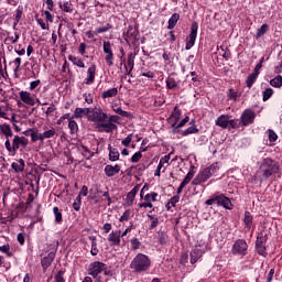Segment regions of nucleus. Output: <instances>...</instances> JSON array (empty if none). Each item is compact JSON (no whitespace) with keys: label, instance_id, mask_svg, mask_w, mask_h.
Returning <instances> with one entry per match:
<instances>
[{"label":"nucleus","instance_id":"bf43d9fd","mask_svg":"<svg viewBox=\"0 0 282 282\" xmlns=\"http://www.w3.org/2000/svg\"><path fill=\"white\" fill-rule=\"evenodd\" d=\"M263 61H264V57H262L260 59V63H258L254 67V72L253 74H256V76H259V72L261 70V67H263Z\"/></svg>","mask_w":282,"mask_h":282},{"label":"nucleus","instance_id":"49530a36","mask_svg":"<svg viewBox=\"0 0 282 282\" xmlns=\"http://www.w3.org/2000/svg\"><path fill=\"white\" fill-rule=\"evenodd\" d=\"M4 147L9 153H17V150L14 149V144L10 143V138H8L4 142Z\"/></svg>","mask_w":282,"mask_h":282},{"label":"nucleus","instance_id":"13d9d810","mask_svg":"<svg viewBox=\"0 0 282 282\" xmlns=\"http://www.w3.org/2000/svg\"><path fill=\"white\" fill-rule=\"evenodd\" d=\"M0 252H3L4 254H8V257H12V253H9L10 252V245L0 246Z\"/></svg>","mask_w":282,"mask_h":282},{"label":"nucleus","instance_id":"58836bf2","mask_svg":"<svg viewBox=\"0 0 282 282\" xmlns=\"http://www.w3.org/2000/svg\"><path fill=\"white\" fill-rule=\"evenodd\" d=\"M56 135V129L52 128L50 130H46L42 133V140H47L50 138H54Z\"/></svg>","mask_w":282,"mask_h":282},{"label":"nucleus","instance_id":"bb28decb","mask_svg":"<svg viewBox=\"0 0 282 282\" xmlns=\"http://www.w3.org/2000/svg\"><path fill=\"white\" fill-rule=\"evenodd\" d=\"M116 96H118V88H110L101 94V98L104 99L116 98Z\"/></svg>","mask_w":282,"mask_h":282},{"label":"nucleus","instance_id":"ddd939ff","mask_svg":"<svg viewBox=\"0 0 282 282\" xmlns=\"http://www.w3.org/2000/svg\"><path fill=\"white\" fill-rule=\"evenodd\" d=\"M120 239H121L120 230H112L108 236V241L110 246H120Z\"/></svg>","mask_w":282,"mask_h":282},{"label":"nucleus","instance_id":"2eb2a0df","mask_svg":"<svg viewBox=\"0 0 282 282\" xmlns=\"http://www.w3.org/2000/svg\"><path fill=\"white\" fill-rule=\"evenodd\" d=\"M218 206H223L226 210H232V202L224 194H218Z\"/></svg>","mask_w":282,"mask_h":282},{"label":"nucleus","instance_id":"680f3d73","mask_svg":"<svg viewBox=\"0 0 282 282\" xmlns=\"http://www.w3.org/2000/svg\"><path fill=\"white\" fill-rule=\"evenodd\" d=\"M131 217V212L126 210L123 215L120 217L119 221H129V218Z\"/></svg>","mask_w":282,"mask_h":282},{"label":"nucleus","instance_id":"f03ea898","mask_svg":"<svg viewBox=\"0 0 282 282\" xmlns=\"http://www.w3.org/2000/svg\"><path fill=\"white\" fill-rule=\"evenodd\" d=\"M279 173V164L272 159H264L260 165V169L256 172V180L258 182H265Z\"/></svg>","mask_w":282,"mask_h":282},{"label":"nucleus","instance_id":"9b49d317","mask_svg":"<svg viewBox=\"0 0 282 282\" xmlns=\"http://www.w3.org/2000/svg\"><path fill=\"white\" fill-rule=\"evenodd\" d=\"M56 258V249H52L51 252L47 253V256L43 257L41 260L43 270H47L54 262V259Z\"/></svg>","mask_w":282,"mask_h":282},{"label":"nucleus","instance_id":"a878e982","mask_svg":"<svg viewBox=\"0 0 282 282\" xmlns=\"http://www.w3.org/2000/svg\"><path fill=\"white\" fill-rule=\"evenodd\" d=\"M253 220H254V218L252 217V214H250V212H245L243 224H245L246 228H248V230H250V228H252Z\"/></svg>","mask_w":282,"mask_h":282},{"label":"nucleus","instance_id":"f3484780","mask_svg":"<svg viewBox=\"0 0 282 282\" xmlns=\"http://www.w3.org/2000/svg\"><path fill=\"white\" fill-rule=\"evenodd\" d=\"M13 149L19 151L20 147H28V138L15 135L12 141Z\"/></svg>","mask_w":282,"mask_h":282},{"label":"nucleus","instance_id":"aec40b11","mask_svg":"<svg viewBox=\"0 0 282 282\" xmlns=\"http://www.w3.org/2000/svg\"><path fill=\"white\" fill-rule=\"evenodd\" d=\"M90 113H91V108H76L74 111V117L83 118L87 116V118L89 119Z\"/></svg>","mask_w":282,"mask_h":282},{"label":"nucleus","instance_id":"052dcab7","mask_svg":"<svg viewBox=\"0 0 282 282\" xmlns=\"http://www.w3.org/2000/svg\"><path fill=\"white\" fill-rule=\"evenodd\" d=\"M131 140H133V134H128V138H126L121 141V144L123 147H129V144H131Z\"/></svg>","mask_w":282,"mask_h":282},{"label":"nucleus","instance_id":"603ef678","mask_svg":"<svg viewBox=\"0 0 282 282\" xmlns=\"http://www.w3.org/2000/svg\"><path fill=\"white\" fill-rule=\"evenodd\" d=\"M59 8H62L63 12H72V2H64L63 4H59Z\"/></svg>","mask_w":282,"mask_h":282},{"label":"nucleus","instance_id":"2f4dec72","mask_svg":"<svg viewBox=\"0 0 282 282\" xmlns=\"http://www.w3.org/2000/svg\"><path fill=\"white\" fill-rule=\"evenodd\" d=\"M109 160H110V162H118V160H120V152H118V150L109 147Z\"/></svg>","mask_w":282,"mask_h":282},{"label":"nucleus","instance_id":"dca6fc26","mask_svg":"<svg viewBox=\"0 0 282 282\" xmlns=\"http://www.w3.org/2000/svg\"><path fill=\"white\" fill-rule=\"evenodd\" d=\"M180 118H182V110L175 106L171 117L169 118V121L172 123L173 127L177 126V122H180Z\"/></svg>","mask_w":282,"mask_h":282},{"label":"nucleus","instance_id":"8fccbe9b","mask_svg":"<svg viewBox=\"0 0 282 282\" xmlns=\"http://www.w3.org/2000/svg\"><path fill=\"white\" fill-rule=\"evenodd\" d=\"M156 199H158V193H155V192H152V193H150V194H147L145 196H144V200L145 202H156Z\"/></svg>","mask_w":282,"mask_h":282},{"label":"nucleus","instance_id":"20e7f679","mask_svg":"<svg viewBox=\"0 0 282 282\" xmlns=\"http://www.w3.org/2000/svg\"><path fill=\"white\" fill-rule=\"evenodd\" d=\"M219 172V167H217V164H212L209 167H206L202 172L197 174V176L193 180L192 184L197 186L198 184H204V182H207L213 177V175L217 174Z\"/></svg>","mask_w":282,"mask_h":282},{"label":"nucleus","instance_id":"79ce46f5","mask_svg":"<svg viewBox=\"0 0 282 282\" xmlns=\"http://www.w3.org/2000/svg\"><path fill=\"white\" fill-rule=\"evenodd\" d=\"M68 129L72 134L78 133V123L74 120L68 121Z\"/></svg>","mask_w":282,"mask_h":282},{"label":"nucleus","instance_id":"9d476101","mask_svg":"<svg viewBox=\"0 0 282 282\" xmlns=\"http://www.w3.org/2000/svg\"><path fill=\"white\" fill-rule=\"evenodd\" d=\"M254 118H257L254 111L250 109L245 110L241 115L242 127H248V124H252L254 122Z\"/></svg>","mask_w":282,"mask_h":282},{"label":"nucleus","instance_id":"7ed1b4c3","mask_svg":"<svg viewBox=\"0 0 282 282\" xmlns=\"http://www.w3.org/2000/svg\"><path fill=\"white\" fill-rule=\"evenodd\" d=\"M149 268H151V259L143 253H138L130 263V269L134 272H147Z\"/></svg>","mask_w":282,"mask_h":282},{"label":"nucleus","instance_id":"ea45409f","mask_svg":"<svg viewBox=\"0 0 282 282\" xmlns=\"http://www.w3.org/2000/svg\"><path fill=\"white\" fill-rule=\"evenodd\" d=\"M158 239H159V243H161V246H165V243L169 239V236L164 231H159L158 232Z\"/></svg>","mask_w":282,"mask_h":282},{"label":"nucleus","instance_id":"37998d69","mask_svg":"<svg viewBox=\"0 0 282 282\" xmlns=\"http://www.w3.org/2000/svg\"><path fill=\"white\" fill-rule=\"evenodd\" d=\"M53 213L55 215L56 224H61V221H63V213H61V209H58V207H54Z\"/></svg>","mask_w":282,"mask_h":282},{"label":"nucleus","instance_id":"0eeeda50","mask_svg":"<svg viewBox=\"0 0 282 282\" xmlns=\"http://www.w3.org/2000/svg\"><path fill=\"white\" fill-rule=\"evenodd\" d=\"M267 241H268V237H265V235L263 234L258 235L256 240V250L258 254H260L261 257H265V254H268V252L265 251Z\"/></svg>","mask_w":282,"mask_h":282},{"label":"nucleus","instance_id":"5fc2aeb1","mask_svg":"<svg viewBox=\"0 0 282 282\" xmlns=\"http://www.w3.org/2000/svg\"><path fill=\"white\" fill-rule=\"evenodd\" d=\"M96 246H97L96 238H94L91 242V250H90V253L93 254V257L98 256V248Z\"/></svg>","mask_w":282,"mask_h":282},{"label":"nucleus","instance_id":"774afa93","mask_svg":"<svg viewBox=\"0 0 282 282\" xmlns=\"http://www.w3.org/2000/svg\"><path fill=\"white\" fill-rule=\"evenodd\" d=\"M228 127H230L231 129H237L239 127L237 119L228 120Z\"/></svg>","mask_w":282,"mask_h":282},{"label":"nucleus","instance_id":"1a4fd4ad","mask_svg":"<svg viewBox=\"0 0 282 282\" xmlns=\"http://www.w3.org/2000/svg\"><path fill=\"white\" fill-rule=\"evenodd\" d=\"M197 30H199V24H197V22H193L191 26L189 41L186 42L185 50H191V47L195 45V41H197Z\"/></svg>","mask_w":282,"mask_h":282},{"label":"nucleus","instance_id":"a211bd4d","mask_svg":"<svg viewBox=\"0 0 282 282\" xmlns=\"http://www.w3.org/2000/svg\"><path fill=\"white\" fill-rule=\"evenodd\" d=\"M204 254V251L197 247L192 249L189 257H191V263L192 265L195 264L196 261H199Z\"/></svg>","mask_w":282,"mask_h":282},{"label":"nucleus","instance_id":"de8ad7c7","mask_svg":"<svg viewBox=\"0 0 282 282\" xmlns=\"http://www.w3.org/2000/svg\"><path fill=\"white\" fill-rule=\"evenodd\" d=\"M268 24H262L260 29H258L257 31V39H261V36H263V34H265V32H268Z\"/></svg>","mask_w":282,"mask_h":282},{"label":"nucleus","instance_id":"c756f323","mask_svg":"<svg viewBox=\"0 0 282 282\" xmlns=\"http://www.w3.org/2000/svg\"><path fill=\"white\" fill-rule=\"evenodd\" d=\"M165 83H166L167 89H180V84L173 77H167Z\"/></svg>","mask_w":282,"mask_h":282},{"label":"nucleus","instance_id":"e433bc0d","mask_svg":"<svg viewBox=\"0 0 282 282\" xmlns=\"http://www.w3.org/2000/svg\"><path fill=\"white\" fill-rule=\"evenodd\" d=\"M271 87L281 88L282 87V76L278 75L270 80Z\"/></svg>","mask_w":282,"mask_h":282},{"label":"nucleus","instance_id":"c85d7f7f","mask_svg":"<svg viewBox=\"0 0 282 282\" xmlns=\"http://www.w3.org/2000/svg\"><path fill=\"white\" fill-rule=\"evenodd\" d=\"M191 120V118L188 116H186L184 119H182L178 123H176L175 127H173V133H180V129H182V127H185L186 123H188Z\"/></svg>","mask_w":282,"mask_h":282},{"label":"nucleus","instance_id":"e2e57ef3","mask_svg":"<svg viewBox=\"0 0 282 282\" xmlns=\"http://www.w3.org/2000/svg\"><path fill=\"white\" fill-rule=\"evenodd\" d=\"M13 64L15 65L14 73L17 74V72H20L21 69V57H17L13 61Z\"/></svg>","mask_w":282,"mask_h":282},{"label":"nucleus","instance_id":"5701e85b","mask_svg":"<svg viewBox=\"0 0 282 282\" xmlns=\"http://www.w3.org/2000/svg\"><path fill=\"white\" fill-rule=\"evenodd\" d=\"M112 110L115 113H118V116H122V118H133V115L131 112L122 110V108L118 105H112Z\"/></svg>","mask_w":282,"mask_h":282},{"label":"nucleus","instance_id":"c03bdc74","mask_svg":"<svg viewBox=\"0 0 282 282\" xmlns=\"http://www.w3.org/2000/svg\"><path fill=\"white\" fill-rule=\"evenodd\" d=\"M206 206H213L215 204H219V194L214 195L212 198L205 202Z\"/></svg>","mask_w":282,"mask_h":282},{"label":"nucleus","instance_id":"f8f14e48","mask_svg":"<svg viewBox=\"0 0 282 282\" xmlns=\"http://www.w3.org/2000/svg\"><path fill=\"white\" fill-rule=\"evenodd\" d=\"M20 99L29 107H34V105H36V100H34V97H32V94L28 90L20 91Z\"/></svg>","mask_w":282,"mask_h":282},{"label":"nucleus","instance_id":"72a5a7b5","mask_svg":"<svg viewBox=\"0 0 282 282\" xmlns=\"http://www.w3.org/2000/svg\"><path fill=\"white\" fill-rule=\"evenodd\" d=\"M257 78H259V75L254 74V73H251L248 77H247V80H246V84H247V87L249 89L252 88V86L254 85V83L257 82Z\"/></svg>","mask_w":282,"mask_h":282},{"label":"nucleus","instance_id":"cd10ccee","mask_svg":"<svg viewBox=\"0 0 282 282\" xmlns=\"http://www.w3.org/2000/svg\"><path fill=\"white\" fill-rule=\"evenodd\" d=\"M68 61L73 63V65H76V67H80L82 69H85V62L83 59L74 56V55H68Z\"/></svg>","mask_w":282,"mask_h":282},{"label":"nucleus","instance_id":"412c9836","mask_svg":"<svg viewBox=\"0 0 282 282\" xmlns=\"http://www.w3.org/2000/svg\"><path fill=\"white\" fill-rule=\"evenodd\" d=\"M11 167L14 170V173H23L25 171V161L23 159H19L18 163L13 162Z\"/></svg>","mask_w":282,"mask_h":282},{"label":"nucleus","instance_id":"09e8293b","mask_svg":"<svg viewBox=\"0 0 282 282\" xmlns=\"http://www.w3.org/2000/svg\"><path fill=\"white\" fill-rule=\"evenodd\" d=\"M268 138L270 142H276V140H279V135H276V132H274V130H268Z\"/></svg>","mask_w":282,"mask_h":282},{"label":"nucleus","instance_id":"0e129e2a","mask_svg":"<svg viewBox=\"0 0 282 282\" xmlns=\"http://www.w3.org/2000/svg\"><path fill=\"white\" fill-rule=\"evenodd\" d=\"M107 122H110L111 124H113V122L118 123V122H120V118L116 115H112V116L108 117Z\"/></svg>","mask_w":282,"mask_h":282},{"label":"nucleus","instance_id":"6e6d98bb","mask_svg":"<svg viewBox=\"0 0 282 282\" xmlns=\"http://www.w3.org/2000/svg\"><path fill=\"white\" fill-rule=\"evenodd\" d=\"M135 63L133 62V57L129 55L128 57V67H130V70L128 72V76H131V72H133Z\"/></svg>","mask_w":282,"mask_h":282},{"label":"nucleus","instance_id":"4d7b16f0","mask_svg":"<svg viewBox=\"0 0 282 282\" xmlns=\"http://www.w3.org/2000/svg\"><path fill=\"white\" fill-rule=\"evenodd\" d=\"M63 274H65V271L59 270V271L55 274V282H65V278H63Z\"/></svg>","mask_w":282,"mask_h":282},{"label":"nucleus","instance_id":"6ab92c4d","mask_svg":"<svg viewBox=\"0 0 282 282\" xmlns=\"http://www.w3.org/2000/svg\"><path fill=\"white\" fill-rule=\"evenodd\" d=\"M104 171L107 177H113V175H118V173H120V165H106Z\"/></svg>","mask_w":282,"mask_h":282},{"label":"nucleus","instance_id":"c9c22d12","mask_svg":"<svg viewBox=\"0 0 282 282\" xmlns=\"http://www.w3.org/2000/svg\"><path fill=\"white\" fill-rule=\"evenodd\" d=\"M147 217L150 219L151 225H150V229L153 230L155 228H158V226H160V219L151 214H147Z\"/></svg>","mask_w":282,"mask_h":282},{"label":"nucleus","instance_id":"7c9ffc66","mask_svg":"<svg viewBox=\"0 0 282 282\" xmlns=\"http://www.w3.org/2000/svg\"><path fill=\"white\" fill-rule=\"evenodd\" d=\"M194 133H199V129L197 128V126L192 124L191 127L182 131L181 135L186 137V135H193Z\"/></svg>","mask_w":282,"mask_h":282},{"label":"nucleus","instance_id":"f257e3e1","mask_svg":"<svg viewBox=\"0 0 282 282\" xmlns=\"http://www.w3.org/2000/svg\"><path fill=\"white\" fill-rule=\"evenodd\" d=\"M108 118L109 116L107 112L102 111V108H90V116H88V120L97 124L98 129H104L106 133H111L115 129H118V126L107 122Z\"/></svg>","mask_w":282,"mask_h":282},{"label":"nucleus","instance_id":"f704fd0d","mask_svg":"<svg viewBox=\"0 0 282 282\" xmlns=\"http://www.w3.org/2000/svg\"><path fill=\"white\" fill-rule=\"evenodd\" d=\"M30 133H31V142H43V134L42 133H39L37 131L33 130V129H30L29 130Z\"/></svg>","mask_w":282,"mask_h":282},{"label":"nucleus","instance_id":"338daca9","mask_svg":"<svg viewBox=\"0 0 282 282\" xmlns=\"http://www.w3.org/2000/svg\"><path fill=\"white\" fill-rule=\"evenodd\" d=\"M85 102H87V105H91L94 102V97L91 96V94H84L83 95Z\"/></svg>","mask_w":282,"mask_h":282},{"label":"nucleus","instance_id":"864d4df0","mask_svg":"<svg viewBox=\"0 0 282 282\" xmlns=\"http://www.w3.org/2000/svg\"><path fill=\"white\" fill-rule=\"evenodd\" d=\"M140 160H142V152L138 151L135 152L132 156H131V162H133L134 164L140 162Z\"/></svg>","mask_w":282,"mask_h":282},{"label":"nucleus","instance_id":"3c124183","mask_svg":"<svg viewBox=\"0 0 282 282\" xmlns=\"http://www.w3.org/2000/svg\"><path fill=\"white\" fill-rule=\"evenodd\" d=\"M21 17H23V8L19 7L17 9V13H15V23H14V25H17L21 21Z\"/></svg>","mask_w":282,"mask_h":282},{"label":"nucleus","instance_id":"423d86ee","mask_svg":"<svg viewBox=\"0 0 282 282\" xmlns=\"http://www.w3.org/2000/svg\"><path fill=\"white\" fill-rule=\"evenodd\" d=\"M105 270H107V264H105L104 262H100V261H95L89 264L88 274L93 279H97L101 272H105Z\"/></svg>","mask_w":282,"mask_h":282},{"label":"nucleus","instance_id":"a19ab883","mask_svg":"<svg viewBox=\"0 0 282 282\" xmlns=\"http://www.w3.org/2000/svg\"><path fill=\"white\" fill-rule=\"evenodd\" d=\"M82 155L85 160H91L94 158V152L89 151L86 147H82Z\"/></svg>","mask_w":282,"mask_h":282},{"label":"nucleus","instance_id":"473e14b6","mask_svg":"<svg viewBox=\"0 0 282 282\" xmlns=\"http://www.w3.org/2000/svg\"><path fill=\"white\" fill-rule=\"evenodd\" d=\"M177 21H180L178 13H173L172 17L169 19L167 30H173V28L177 25Z\"/></svg>","mask_w":282,"mask_h":282},{"label":"nucleus","instance_id":"393cba45","mask_svg":"<svg viewBox=\"0 0 282 282\" xmlns=\"http://www.w3.org/2000/svg\"><path fill=\"white\" fill-rule=\"evenodd\" d=\"M216 127H221V129H228V116L221 115L216 120Z\"/></svg>","mask_w":282,"mask_h":282},{"label":"nucleus","instance_id":"4468645a","mask_svg":"<svg viewBox=\"0 0 282 282\" xmlns=\"http://www.w3.org/2000/svg\"><path fill=\"white\" fill-rule=\"evenodd\" d=\"M86 85H94L96 83V64H91L87 69Z\"/></svg>","mask_w":282,"mask_h":282},{"label":"nucleus","instance_id":"a18cd8bd","mask_svg":"<svg viewBox=\"0 0 282 282\" xmlns=\"http://www.w3.org/2000/svg\"><path fill=\"white\" fill-rule=\"evenodd\" d=\"M111 24L107 23L106 25L96 29L95 34H104L105 32H109L111 30Z\"/></svg>","mask_w":282,"mask_h":282},{"label":"nucleus","instance_id":"4c0bfd02","mask_svg":"<svg viewBox=\"0 0 282 282\" xmlns=\"http://www.w3.org/2000/svg\"><path fill=\"white\" fill-rule=\"evenodd\" d=\"M273 94H274V89H272V88L264 89L262 93L263 102H267V100H270V98H272Z\"/></svg>","mask_w":282,"mask_h":282},{"label":"nucleus","instance_id":"6e6552de","mask_svg":"<svg viewBox=\"0 0 282 282\" xmlns=\"http://www.w3.org/2000/svg\"><path fill=\"white\" fill-rule=\"evenodd\" d=\"M104 53L106 54L105 61L109 67L113 66V50L111 48V42L105 41L102 44Z\"/></svg>","mask_w":282,"mask_h":282},{"label":"nucleus","instance_id":"39448f33","mask_svg":"<svg viewBox=\"0 0 282 282\" xmlns=\"http://www.w3.org/2000/svg\"><path fill=\"white\" fill-rule=\"evenodd\" d=\"M248 252V242L243 239H238L235 241L231 248V253L236 257H246Z\"/></svg>","mask_w":282,"mask_h":282},{"label":"nucleus","instance_id":"69168bd1","mask_svg":"<svg viewBox=\"0 0 282 282\" xmlns=\"http://www.w3.org/2000/svg\"><path fill=\"white\" fill-rule=\"evenodd\" d=\"M40 85H41V79H36V80L31 82V83H30V90H31V91H34V89H35L36 87H39Z\"/></svg>","mask_w":282,"mask_h":282},{"label":"nucleus","instance_id":"b1692460","mask_svg":"<svg viewBox=\"0 0 282 282\" xmlns=\"http://www.w3.org/2000/svg\"><path fill=\"white\" fill-rule=\"evenodd\" d=\"M0 131L3 133V135H6L7 139L12 138L13 135L12 128L8 123L0 124Z\"/></svg>","mask_w":282,"mask_h":282},{"label":"nucleus","instance_id":"4be33fe9","mask_svg":"<svg viewBox=\"0 0 282 282\" xmlns=\"http://www.w3.org/2000/svg\"><path fill=\"white\" fill-rule=\"evenodd\" d=\"M140 191V184L135 185L127 195V204H133V199H135V196L138 195Z\"/></svg>","mask_w":282,"mask_h":282}]
</instances>
